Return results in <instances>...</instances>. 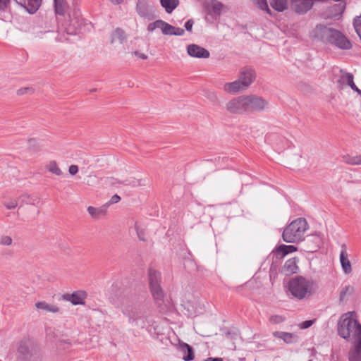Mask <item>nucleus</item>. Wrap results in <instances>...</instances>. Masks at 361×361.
Listing matches in <instances>:
<instances>
[{
	"label": "nucleus",
	"mask_w": 361,
	"mask_h": 361,
	"mask_svg": "<svg viewBox=\"0 0 361 361\" xmlns=\"http://www.w3.org/2000/svg\"><path fill=\"white\" fill-rule=\"evenodd\" d=\"M355 322L356 324L353 326V333L354 336L357 338V342H361V324L357 319L355 320Z\"/></svg>",
	"instance_id": "34"
},
{
	"label": "nucleus",
	"mask_w": 361,
	"mask_h": 361,
	"mask_svg": "<svg viewBox=\"0 0 361 361\" xmlns=\"http://www.w3.org/2000/svg\"><path fill=\"white\" fill-rule=\"evenodd\" d=\"M352 90H353L355 92L357 93H359V91H360V90L356 85Z\"/></svg>",
	"instance_id": "58"
},
{
	"label": "nucleus",
	"mask_w": 361,
	"mask_h": 361,
	"mask_svg": "<svg viewBox=\"0 0 361 361\" xmlns=\"http://www.w3.org/2000/svg\"><path fill=\"white\" fill-rule=\"evenodd\" d=\"M173 30H175V27L166 23L165 26L163 27L162 33L164 35H172V32Z\"/></svg>",
	"instance_id": "40"
},
{
	"label": "nucleus",
	"mask_w": 361,
	"mask_h": 361,
	"mask_svg": "<svg viewBox=\"0 0 361 361\" xmlns=\"http://www.w3.org/2000/svg\"><path fill=\"white\" fill-rule=\"evenodd\" d=\"M68 171L71 175H75L78 171V167L77 165H71L69 167Z\"/></svg>",
	"instance_id": "54"
},
{
	"label": "nucleus",
	"mask_w": 361,
	"mask_h": 361,
	"mask_svg": "<svg viewBox=\"0 0 361 361\" xmlns=\"http://www.w3.org/2000/svg\"><path fill=\"white\" fill-rule=\"evenodd\" d=\"M355 319L350 317H341L338 323V333L343 338H350L353 331V326L356 324Z\"/></svg>",
	"instance_id": "8"
},
{
	"label": "nucleus",
	"mask_w": 361,
	"mask_h": 361,
	"mask_svg": "<svg viewBox=\"0 0 361 361\" xmlns=\"http://www.w3.org/2000/svg\"><path fill=\"white\" fill-rule=\"evenodd\" d=\"M353 25L355 32L361 40V15L353 18Z\"/></svg>",
	"instance_id": "32"
},
{
	"label": "nucleus",
	"mask_w": 361,
	"mask_h": 361,
	"mask_svg": "<svg viewBox=\"0 0 361 361\" xmlns=\"http://www.w3.org/2000/svg\"><path fill=\"white\" fill-rule=\"evenodd\" d=\"M161 5L168 13H171L178 5V0H160Z\"/></svg>",
	"instance_id": "24"
},
{
	"label": "nucleus",
	"mask_w": 361,
	"mask_h": 361,
	"mask_svg": "<svg viewBox=\"0 0 361 361\" xmlns=\"http://www.w3.org/2000/svg\"><path fill=\"white\" fill-rule=\"evenodd\" d=\"M360 96H361V90L359 91V93H358Z\"/></svg>",
	"instance_id": "60"
},
{
	"label": "nucleus",
	"mask_w": 361,
	"mask_h": 361,
	"mask_svg": "<svg viewBox=\"0 0 361 361\" xmlns=\"http://www.w3.org/2000/svg\"><path fill=\"white\" fill-rule=\"evenodd\" d=\"M12 238L8 235H3L0 238V245H11L12 244Z\"/></svg>",
	"instance_id": "41"
},
{
	"label": "nucleus",
	"mask_w": 361,
	"mask_h": 361,
	"mask_svg": "<svg viewBox=\"0 0 361 361\" xmlns=\"http://www.w3.org/2000/svg\"><path fill=\"white\" fill-rule=\"evenodd\" d=\"M187 52L189 56L195 58L207 59L209 57V51L195 44H189L187 47Z\"/></svg>",
	"instance_id": "11"
},
{
	"label": "nucleus",
	"mask_w": 361,
	"mask_h": 361,
	"mask_svg": "<svg viewBox=\"0 0 361 361\" xmlns=\"http://www.w3.org/2000/svg\"><path fill=\"white\" fill-rule=\"evenodd\" d=\"M16 4L23 7L29 13L34 14L39 9L42 0H14Z\"/></svg>",
	"instance_id": "13"
},
{
	"label": "nucleus",
	"mask_w": 361,
	"mask_h": 361,
	"mask_svg": "<svg viewBox=\"0 0 361 361\" xmlns=\"http://www.w3.org/2000/svg\"><path fill=\"white\" fill-rule=\"evenodd\" d=\"M226 110L231 114H246L245 95L234 97L226 104Z\"/></svg>",
	"instance_id": "7"
},
{
	"label": "nucleus",
	"mask_w": 361,
	"mask_h": 361,
	"mask_svg": "<svg viewBox=\"0 0 361 361\" xmlns=\"http://www.w3.org/2000/svg\"><path fill=\"white\" fill-rule=\"evenodd\" d=\"M341 1L340 0L338 4H335L329 7V13L332 18L338 19L344 12L346 4Z\"/></svg>",
	"instance_id": "18"
},
{
	"label": "nucleus",
	"mask_w": 361,
	"mask_h": 361,
	"mask_svg": "<svg viewBox=\"0 0 361 361\" xmlns=\"http://www.w3.org/2000/svg\"><path fill=\"white\" fill-rule=\"evenodd\" d=\"M183 306L185 310H187L189 316H194L197 314L196 307L192 304L190 301L185 302L184 304H183Z\"/></svg>",
	"instance_id": "33"
},
{
	"label": "nucleus",
	"mask_w": 361,
	"mask_h": 361,
	"mask_svg": "<svg viewBox=\"0 0 361 361\" xmlns=\"http://www.w3.org/2000/svg\"><path fill=\"white\" fill-rule=\"evenodd\" d=\"M340 262L344 273H350L352 271L351 263L348 258L347 247L345 244H343L341 245Z\"/></svg>",
	"instance_id": "15"
},
{
	"label": "nucleus",
	"mask_w": 361,
	"mask_h": 361,
	"mask_svg": "<svg viewBox=\"0 0 361 361\" xmlns=\"http://www.w3.org/2000/svg\"><path fill=\"white\" fill-rule=\"evenodd\" d=\"M126 185H132L133 187H137L140 185H143L144 184L142 183L141 180H133L128 183H126Z\"/></svg>",
	"instance_id": "52"
},
{
	"label": "nucleus",
	"mask_w": 361,
	"mask_h": 361,
	"mask_svg": "<svg viewBox=\"0 0 361 361\" xmlns=\"http://www.w3.org/2000/svg\"><path fill=\"white\" fill-rule=\"evenodd\" d=\"M246 114L261 113L269 106V102L257 94L245 95Z\"/></svg>",
	"instance_id": "6"
},
{
	"label": "nucleus",
	"mask_w": 361,
	"mask_h": 361,
	"mask_svg": "<svg viewBox=\"0 0 361 361\" xmlns=\"http://www.w3.org/2000/svg\"><path fill=\"white\" fill-rule=\"evenodd\" d=\"M155 29H156V26H155V23L154 22L149 23L148 25V26H147V30L149 32H153Z\"/></svg>",
	"instance_id": "56"
},
{
	"label": "nucleus",
	"mask_w": 361,
	"mask_h": 361,
	"mask_svg": "<svg viewBox=\"0 0 361 361\" xmlns=\"http://www.w3.org/2000/svg\"><path fill=\"white\" fill-rule=\"evenodd\" d=\"M34 90L31 87H23L18 90L17 94L18 95H23L27 93H33Z\"/></svg>",
	"instance_id": "42"
},
{
	"label": "nucleus",
	"mask_w": 361,
	"mask_h": 361,
	"mask_svg": "<svg viewBox=\"0 0 361 361\" xmlns=\"http://www.w3.org/2000/svg\"><path fill=\"white\" fill-rule=\"evenodd\" d=\"M223 6L224 5L221 2L216 0H212L211 9L216 16H219L221 14Z\"/></svg>",
	"instance_id": "30"
},
{
	"label": "nucleus",
	"mask_w": 361,
	"mask_h": 361,
	"mask_svg": "<svg viewBox=\"0 0 361 361\" xmlns=\"http://www.w3.org/2000/svg\"><path fill=\"white\" fill-rule=\"evenodd\" d=\"M316 36L320 39L340 49L348 50L353 47L350 40L341 31L325 25H319L315 28Z\"/></svg>",
	"instance_id": "2"
},
{
	"label": "nucleus",
	"mask_w": 361,
	"mask_h": 361,
	"mask_svg": "<svg viewBox=\"0 0 361 361\" xmlns=\"http://www.w3.org/2000/svg\"><path fill=\"white\" fill-rule=\"evenodd\" d=\"M308 227L305 218H298L285 228L282 233L283 240L288 243H297L304 239L305 232Z\"/></svg>",
	"instance_id": "4"
},
{
	"label": "nucleus",
	"mask_w": 361,
	"mask_h": 361,
	"mask_svg": "<svg viewBox=\"0 0 361 361\" xmlns=\"http://www.w3.org/2000/svg\"><path fill=\"white\" fill-rule=\"evenodd\" d=\"M48 171L56 176H61L62 174L61 170L58 166L55 161H51L47 166Z\"/></svg>",
	"instance_id": "29"
},
{
	"label": "nucleus",
	"mask_w": 361,
	"mask_h": 361,
	"mask_svg": "<svg viewBox=\"0 0 361 361\" xmlns=\"http://www.w3.org/2000/svg\"><path fill=\"white\" fill-rule=\"evenodd\" d=\"M11 0H0V11H5L10 5Z\"/></svg>",
	"instance_id": "45"
},
{
	"label": "nucleus",
	"mask_w": 361,
	"mask_h": 361,
	"mask_svg": "<svg viewBox=\"0 0 361 361\" xmlns=\"http://www.w3.org/2000/svg\"><path fill=\"white\" fill-rule=\"evenodd\" d=\"M272 335L277 338L282 339L286 343L291 344L298 342V336L293 333L284 331H274Z\"/></svg>",
	"instance_id": "17"
},
{
	"label": "nucleus",
	"mask_w": 361,
	"mask_h": 361,
	"mask_svg": "<svg viewBox=\"0 0 361 361\" xmlns=\"http://www.w3.org/2000/svg\"><path fill=\"white\" fill-rule=\"evenodd\" d=\"M147 309V305L142 302L140 295L135 292L130 291L123 295L121 311L128 318L130 324L143 327L146 322Z\"/></svg>",
	"instance_id": "1"
},
{
	"label": "nucleus",
	"mask_w": 361,
	"mask_h": 361,
	"mask_svg": "<svg viewBox=\"0 0 361 361\" xmlns=\"http://www.w3.org/2000/svg\"><path fill=\"white\" fill-rule=\"evenodd\" d=\"M136 8L137 13L142 18H147L149 20L157 18L154 13V8L149 7L146 0H138Z\"/></svg>",
	"instance_id": "10"
},
{
	"label": "nucleus",
	"mask_w": 361,
	"mask_h": 361,
	"mask_svg": "<svg viewBox=\"0 0 361 361\" xmlns=\"http://www.w3.org/2000/svg\"><path fill=\"white\" fill-rule=\"evenodd\" d=\"M134 55L137 56L138 58L141 59H147V56L144 54V53H140L138 51H135L133 52Z\"/></svg>",
	"instance_id": "55"
},
{
	"label": "nucleus",
	"mask_w": 361,
	"mask_h": 361,
	"mask_svg": "<svg viewBox=\"0 0 361 361\" xmlns=\"http://www.w3.org/2000/svg\"><path fill=\"white\" fill-rule=\"evenodd\" d=\"M343 161L350 165H361V155L350 156L348 154L342 157Z\"/></svg>",
	"instance_id": "27"
},
{
	"label": "nucleus",
	"mask_w": 361,
	"mask_h": 361,
	"mask_svg": "<svg viewBox=\"0 0 361 361\" xmlns=\"http://www.w3.org/2000/svg\"><path fill=\"white\" fill-rule=\"evenodd\" d=\"M185 33V31L183 29L180 27H176L175 30L173 31L172 35H176V36H182Z\"/></svg>",
	"instance_id": "51"
},
{
	"label": "nucleus",
	"mask_w": 361,
	"mask_h": 361,
	"mask_svg": "<svg viewBox=\"0 0 361 361\" xmlns=\"http://www.w3.org/2000/svg\"><path fill=\"white\" fill-rule=\"evenodd\" d=\"M341 79L344 81V82H346V83L353 89L354 88V87L355 86V84L354 83V81H353V74L351 73H345V75H343L341 78Z\"/></svg>",
	"instance_id": "36"
},
{
	"label": "nucleus",
	"mask_w": 361,
	"mask_h": 361,
	"mask_svg": "<svg viewBox=\"0 0 361 361\" xmlns=\"http://www.w3.org/2000/svg\"><path fill=\"white\" fill-rule=\"evenodd\" d=\"M316 288L317 284L312 279L302 276H295L288 283V290L293 298L298 300L312 295Z\"/></svg>",
	"instance_id": "3"
},
{
	"label": "nucleus",
	"mask_w": 361,
	"mask_h": 361,
	"mask_svg": "<svg viewBox=\"0 0 361 361\" xmlns=\"http://www.w3.org/2000/svg\"><path fill=\"white\" fill-rule=\"evenodd\" d=\"M179 349L184 354L183 360L185 361H192L195 358L194 350L191 345L186 343H179Z\"/></svg>",
	"instance_id": "20"
},
{
	"label": "nucleus",
	"mask_w": 361,
	"mask_h": 361,
	"mask_svg": "<svg viewBox=\"0 0 361 361\" xmlns=\"http://www.w3.org/2000/svg\"><path fill=\"white\" fill-rule=\"evenodd\" d=\"M298 261L299 259L297 257L288 259L282 267V273L286 276L297 273L299 269Z\"/></svg>",
	"instance_id": "14"
},
{
	"label": "nucleus",
	"mask_w": 361,
	"mask_h": 361,
	"mask_svg": "<svg viewBox=\"0 0 361 361\" xmlns=\"http://www.w3.org/2000/svg\"><path fill=\"white\" fill-rule=\"evenodd\" d=\"M225 335L227 338H231V339H236L237 337L238 336V334L235 331H228L225 333Z\"/></svg>",
	"instance_id": "46"
},
{
	"label": "nucleus",
	"mask_w": 361,
	"mask_h": 361,
	"mask_svg": "<svg viewBox=\"0 0 361 361\" xmlns=\"http://www.w3.org/2000/svg\"><path fill=\"white\" fill-rule=\"evenodd\" d=\"M126 39L124 31L118 27L115 30L112 35V42L114 40H118L120 42H123V41Z\"/></svg>",
	"instance_id": "31"
},
{
	"label": "nucleus",
	"mask_w": 361,
	"mask_h": 361,
	"mask_svg": "<svg viewBox=\"0 0 361 361\" xmlns=\"http://www.w3.org/2000/svg\"><path fill=\"white\" fill-rule=\"evenodd\" d=\"M4 205L8 209H15L18 205V200L17 199H9L4 202Z\"/></svg>",
	"instance_id": "37"
},
{
	"label": "nucleus",
	"mask_w": 361,
	"mask_h": 361,
	"mask_svg": "<svg viewBox=\"0 0 361 361\" xmlns=\"http://www.w3.org/2000/svg\"><path fill=\"white\" fill-rule=\"evenodd\" d=\"M204 361H223L221 357H208Z\"/></svg>",
	"instance_id": "57"
},
{
	"label": "nucleus",
	"mask_w": 361,
	"mask_h": 361,
	"mask_svg": "<svg viewBox=\"0 0 361 361\" xmlns=\"http://www.w3.org/2000/svg\"><path fill=\"white\" fill-rule=\"evenodd\" d=\"M121 200V197L118 195H114L111 197L110 200L105 204L106 207L109 204L118 203Z\"/></svg>",
	"instance_id": "44"
},
{
	"label": "nucleus",
	"mask_w": 361,
	"mask_h": 361,
	"mask_svg": "<svg viewBox=\"0 0 361 361\" xmlns=\"http://www.w3.org/2000/svg\"><path fill=\"white\" fill-rule=\"evenodd\" d=\"M89 214L93 219H99L102 216H104L106 214V206L104 205L101 207H94L92 206H89L87 209Z\"/></svg>",
	"instance_id": "21"
},
{
	"label": "nucleus",
	"mask_w": 361,
	"mask_h": 361,
	"mask_svg": "<svg viewBox=\"0 0 361 361\" xmlns=\"http://www.w3.org/2000/svg\"><path fill=\"white\" fill-rule=\"evenodd\" d=\"M349 361H361V342H357L355 349L350 351Z\"/></svg>",
	"instance_id": "25"
},
{
	"label": "nucleus",
	"mask_w": 361,
	"mask_h": 361,
	"mask_svg": "<svg viewBox=\"0 0 361 361\" xmlns=\"http://www.w3.org/2000/svg\"><path fill=\"white\" fill-rule=\"evenodd\" d=\"M269 4L274 10L282 12L287 8L288 0H269Z\"/></svg>",
	"instance_id": "23"
},
{
	"label": "nucleus",
	"mask_w": 361,
	"mask_h": 361,
	"mask_svg": "<svg viewBox=\"0 0 361 361\" xmlns=\"http://www.w3.org/2000/svg\"><path fill=\"white\" fill-rule=\"evenodd\" d=\"M22 349H23V347H22V346H20V353H24L25 352H24V351H23V350H22Z\"/></svg>",
	"instance_id": "59"
},
{
	"label": "nucleus",
	"mask_w": 361,
	"mask_h": 361,
	"mask_svg": "<svg viewBox=\"0 0 361 361\" xmlns=\"http://www.w3.org/2000/svg\"><path fill=\"white\" fill-rule=\"evenodd\" d=\"M154 23H155L156 29L160 28L161 30L163 29V27H164L165 24H166V22L162 20H157L156 21H154Z\"/></svg>",
	"instance_id": "53"
},
{
	"label": "nucleus",
	"mask_w": 361,
	"mask_h": 361,
	"mask_svg": "<svg viewBox=\"0 0 361 361\" xmlns=\"http://www.w3.org/2000/svg\"><path fill=\"white\" fill-rule=\"evenodd\" d=\"M79 27L78 20H71L70 25L66 27V32L68 35H75L78 33Z\"/></svg>",
	"instance_id": "28"
},
{
	"label": "nucleus",
	"mask_w": 361,
	"mask_h": 361,
	"mask_svg": "<svg viewBox=\"0 0 361 361\" xmlns=\"http://www.w3.org/2000/svg\"><path fill=\"white\" fill-rule=\"evenodd\" d=\"M353 290V288L351 287L350 286H345L344 288H343V289L341 290L340 292V300H343L346 294L349 293H352Z\"/></svg>",
	"instance_id": "39"
},
{
	"label": "nucleus",
	"mask_w": 361,
	"mask_h": 361,
	"mask_svg": "<svg viewBox=\"0 0 361 361\" xmlns=\"http://www.w3.org/2000/svg\"><path fill=\"white\" fill-rule=\"evenodd\" d=\"M193 24H194V21L192 19L187 20L186 23H185V30L188 32H191L192 29Z\"/></svg>",
	"instance_id": "48"
},
{
	"label": "nucleus",
	"mask_w": 361,
	"mask_h": 361,
	"mask_svg": "<svg viewBox=\"0 0 361 361\" xmlns=\"http://www.w3.org/2000/svg\"><path fill=\"white\" fill-rule=\"evenodd\" d=\"M245 90L246 89L238 79L231 82H226L224 86V90L229 94H236Z\"/></svg>",
	"instance_id": "16"
},
{
	"label": "nucleus",
	"mask_w": 361,
	"mask_h": 361,
	"mask_svg": "<svg viewBox=\"0 0 361 361\" xmlns=\"http://www.w3.org/2000/svg\"><path fill=\"white\" fill-rule=\"evenodd\" d=\"M256 72L251 67L245 66L240 69L238 75V80H240L243 85L247 89L256 79Z\"/></svg>",
	"instance_id": "9"
},
{
	"label": "nucleus",
	"mask_w": 361,
	"mask_h": 361,
	"mask_svg": "<svg viewBox=\"0 0 361 361\" xmlns=\"http://www.w3.org/2000/svg\"><path fill=\"white\" fill-rule=\"evenodd\" d=\"M87 293L83 290H78L72 294H64L62 295L63 300L70 301L73 305H84Z\"/></svg>",
	"instance_id": "12"
},
{
	"label": "nucleus",
	"mask_w": 361,
	"mask_h": 361,
	"mask_svg": "<svg viewBox=\"0 0 361 361\" xmlns=\"http://www.w3.org/2000/svg\"><path fill=\"white\" fill-rule=\"evenodd\" d=\"M135 228L137 231V237L139 238V239L140 240H145V238H144V232L142 231H140L137 225V224H135Z\"/></svg>",
	"instance_id": "50"
},
{
	"label": "nucleus",
	"mask_w": 361,
	"mask_h": 361,
	"mask_svg": "<svg viewBox=\"0 0 361 361\" xmlns=\"http://www.w3.org/2000/svg\"><path fill=\"white\" fill-rule=\"evenodd\" d=\"M35 307L36 309L41 310L46 312L57 313L60 310L56 305H49L44 301H38L35 302Z\"/></svg>",
	"instance_id": "22"
},
{
	"label": "nucleus",
	"mask_w": 361,
	"mask_h": 361,
	"mask_svg": "<svg viewBox=\"0 0 361 361\" xmlns=\"http://www.w3.org/2000/svg\"><path fill=\"white\" fill-rule=\"evenodd\" d=\"M314 320H305L300 324V328L302 329H307V328L310 327L314 324Z\"/></svg>",
	"instance_id": "43"
},
{
	"label": "nucleus",
	"mask_w": 361,
	"mask_h": 361,
	"mask_svg": "<svg viewBox=\"0 0 361 361\" xmlns=\"http://www.w3.org/2000/svg\"><path fill=\"white\" fill-rule=\"evenodd\" d=\"M160 273L154 270H149V281L152 295L156 304L162 310L164 293L160 286Z\"/></svg>",
	"instance_id": "5"
},
{
	"label": "nucleus",
	"mask_w": 361,
	"mask_h": 361,
	"mask_svg": "<svg viewBox=\"0 0 361 361\" xmlns=\"http://www.w3.org/2000/svg\"><path fill=\"white\" fill-rule=\"evenodd\" d=\"M297 250V247L294 245H281L276 247V251L279 254H281L282 257L285 255L293 252Z\"/></svg>",
	"instance_id": "26"
},
{
	"label": "nucleus",
	"mask_w": 361,
	"mask_h": 361,
	"mask_svg": "<svg viewBox=\"0 0 361 361\" xmlns=\"http://www.w3.org/2000/svg\"><path fill=\"white\" fill-rule=\"evenodd\" d=\"M207 97L210 101L213 102H216L218 101V96L215 92H210L207 94Z\"/></svg>",
	"instance_id": "47"
},
{
	"label": "nucleus",
	"mask_w": 361,
	"mask_h": 361,
	"mask_svg": "<svg viewBox=\"0 0 361 361\" xmlns=\"http://www.w3.org/2000/svg\"><path fill=\"white\" fill-rule=\"evenodd\" d=\"M285 319L286 318L281 315L274 314L269 317V322L272 324H279L283 323Z\"/></svg>",
	"instance_id": "35"
},
{
	"label": "nucleus",
	"mask_w": 361,
	"mask_h": 361,
	"mask_svg": "<svg viewBox=\"0 0 361 361\" xmlns=\"http://www.w3.org/2000/svg\"><path fill=\"white\" fill-rule=\"evenodd\" d=\"M55 13L58 16H65L69 9L67 0H54Z\"/></svg>",
	"instance_id": "19"
},
{
	"label": "nucleus",
	"mask_w": 361,
	"mask_h": 361,
	"mask_svg": "<svg viewBox=\"0 0 361 361\" xmlns=\"http://www.w3.org/2000/svg\"><path fill=\"white\" fill-rule=\"evenodd\" d=\"M257 3L260 9L266 11L267 13L271 15V11L269 8L267 0H257Z\"/></svg>",
	"instance_id": "38"
},
{
	"label": "nucleus",
	"mask_w": 361,
	"mask_h": 361,
	"mask_svg": "<svg viewBox=\"0 0 361 361\" xmlns=\"http://www.w3.org/2000/svg\"><path fill=\"white\" fill-rule=\"evenodd\" d=\"M19 200L21 201L22 204L23 203L33 204L32 202H30V197L27 195H21L19 197Z\"/></svg>",
	"instance_id": "49"
}]
</instances>
